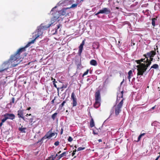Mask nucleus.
Returning a JSON list of instances; mask_svg holds the SVG:
<instances>
[{
    "instance_id": "obj_5",
    "label": "nucleus",
    "mask_w": 160,
    "mask_h": 160,
    "mask_svg": "<svg viewBox=\"0 0 160 160\" xmlns=\"http://www.w3.org/2000/svg\"><path fill=\"white\" fill-rule=\"evenodd\" d=\"M42 33L43 30L42 29V28H41L40 27H39L36 30L34 33H33L34 35L33 36V37L35 38L34 40H32L31 42H32V41H34V42L35 39L39 37L42 34Z\"/></svg>"
},
{
    "instance_id": "obj_63",
    "label": "nucleus",
    "mask_w": 160,
    "mask_h": 160,
    "mask_svg": "<svg viewBox=\"0 0 160 160\" xmlns=\"http://www.w3.org/2000/svg\"><path fill=\"white\" fill-rule=\"evenodd\" d=\"M66 149H67V148H65L64 149V150H66Z\"/></svg>"
},
{
    "instance_id": "obj_60",
    "label": "nucleus",
    "mask_w": 160,
    "mask_h": 160,
    "mask_svg": "<svg viewBox=\"0 0 160 160\" xmlns=\"http://www.w3.org/2000/svg\"><path fill=\"white\" fill-rule=\"evenodd\" d=\"M56 158V157L55 156L54 157H53V158H54V160Z\"/></svg>"
},
{
    "instance_id": "obj_6",
    "label": "nucleus",
    "mask_w": 160,
    "mask_h": 160,
    "mask_svg": "<svg viewBox=\"0 0 160 160\" xmlns=\"http://www.w3.org/2000/svg\"><path fill=\"white\" fill-rule=\"evenodd\" d=\"M52 128L49 130L48 132L45 135V136L43 137V138H45V139L48 138V139H50L52 137L54 136L55 134L57 135V133H54L52 132ZM57 136V135H56Z\"/></svg>"
},
{
    "instance_id": "obj_33",
    "label": "nucleus",
    "mask_w": 160,
    "mask_h": 160,
    "mask_svg": "<svg viewBox=\"0 0 160 160\" xmlns=\"http://www.w3.org/2000/svg\"><path fill=\"white\" fill-rule=\"evenodd\" d=\"M128 75L132 76V72L131 70H130L128 72Z\"/></svg>"
},
{
    "instance_id": "obj_2",
    "label": "nucleus",
    "mask_w": 160,
    "mask_h": 160,
    "mask_svg": "<svg viewBox=\"0 0 160 160\" xmlns=\"http://www.w3.org/2000/svg\"><path fill=\"white\" fill-rule=\"evenodd\" d=\"M33 41L28 42V43L24 47L19 49L14 55H12L10 59V61L11 62H12L17 60L18 59H20L21 58L20 55L22 52L26 51V48L29 46L30 44L33 43Z\"/></svg>"
},
{
    "instance_id": "obj_30",
    "label": "nucleus",
    "mask_w": 160,
    "mask_h": 160,
    "mask_svg": "<svg viewBox=\"0 0 160 160\" xmlns=\"http://www.w3.org/2000/svg\"><path fill=\"white\" fill-rule=\"evenodd\" d=\"M88 72H89V70L88 69H87V71L86 72H85L83 74V75H82V77H83L84 76L88 74Z\"/></svg>"
},
{
    "instance_id": "obj_18",
    "label": "nucleus",
    "mask_w": 160,
    "mask_h": 160,
    "mask_svg": "<svg viewBox=\"0 0 160 160\" xmlns=\"http://www.w3.org/2000/svg\"><path fill=\"white\" fill-rule=\"evenodd\" d=\"M67 153L66 152H65L62 153L61 154L59 155L57 157L58 158V160H59L62 157L66 156V154Z\"/></svg>"
},
{
    "instance_id": "obj_24",
    "label": "nucleus",
    "mask_w": 160,
    "mask_h": 160,
    "mask_svg": "<svg viewBox=\"0 0 160 160\" xmlns=\"http://www.w3.org/2000/svg\"><path fill=\"white\" fill-rule=\"evenodd\" d=\"M159 68V66L157 64H153L152 66L151 67V68L150 69H151L152 68H154V69H158Z\"/></svg>"
},
{
    "instance_id": "obj_59",
    "label": "nucleus",
    "mask_w": 160,
    "mask_h": 160,
    "mask_svg": "<svg viewBox=\"0 0 160 160\" xmlns=\"http://www.w3.org/2000/svg\"><path fill=\"white\" fill-rule=\"evenodd\" d=\"M124 79H123V81H122V82H121V84H122L123 83V82H124Z\"/></svg>"
},
{
    "instance_id": "obj_34",
    "label": "nucleus",
    "mask_w": 160,
    "mask_h": 160,
    "mask_svg": "<svg viewBox=\"0 0 160 160\" xmlns=\"http://www.w3.org/2000/svg\"><path fill=\"white\" fill-rule=\"evenodd\" d=\"M73 140L72 138L70 136L68 138V141L69 142H72Z\"/></svg>"
},
{
    "instance_id": "obj_62",
    "label": "nucleus",
    "mask_w": 160,
    "mask_h": 160,
    "mask_svg": "<svg viewBox=\"0 0 160 160\" xmlns=\"http://www.w3.org/2000/svg\"><path fill=\"white\" fill-rule=\"evenodd\" d=\"M74 147H75V148H77V146H74Z\"/></svg>"
},
{
    "instance_id": "obj_4",
    "label": "nucleus",
    "mask_w": 160,
    "mask_h": 160,
    "mask_svg": "<svg viewBox=\"0 0 160 160\" xmlns=\"http://www.w3.org/2000/svg\"><path fill=\"white\" fill-rule=\"evenodd\" d=\"M123 100L124 99H122L117 106L115 105L112 108V109L115 111V113L116 116L118 115L121 112V109L123 103Z\"/></svg>"
},
{
    "instance_id": "obj_32",
    "label": "nucleus",
    "mask_w": 160,
    "mask_h": 160,
    "mask_svg": "<svg viewBox=\"0 0 160 160\" xmlns=\"http://www.w3.org/2000/svg\"><path fill=\"white\" fill-rule=\"evenodd\" d=\"M67 87V85H63L60 88H59L60 89H62V91L63 89H64V88H66Z\"/></svg>"
},
{
    "instance_id": "obj_17",
    "label": "nucleus",
    "mask_w": 160,
    "mask_h": 160,
    "mask_svg": "<svg viewBox=\"0 0 160 160\" xmlns=\"http://www.w3.org/2000/svg\"><path fill=\"white\" fill-rule=\"evenodd\" d=\"M123 91H122L120 93H119L118 94L117 97V101H118V100H119V98L120 99V98H123Z\"/></svg>"
},
{
    "instance_id": "obj_50",
    "label": "nucleus",
    "mask_w": 160,
    "mask_h": 160,
    "mask_svg": "<svg viewBox=\"0 0 160 160\" xmlns=\"http://www.w3.org/2000/svg\"><path fill=\"white\" fill-rule=\"evenodd\" d=\"M31 114H27L26 115V117H27L28 116H31Z\"/></svg>"
},
{
    "instance_id": "obj_29",
    "label": "nucleus",
    "mask_w": 160,
    "mask_h": 160,
    "mask_svg": "<svg viewBox=\"0 0 160 160\" xmlns=\"http://www.w3.org/2000/svg\"><path fill=\"white\" fill-rule=\"evenodd\" d=\"M33 118H30L29 120V122L30 123L31 125H32L35 122V121H33Z\"/></svg>"
},
{
    "instance_id": "obj_35",
    "label": "nucleus",
    "mask_w": 160,
    "mask_h": 160,
    "mask_svg": "<svg viewBox=\"0 0 160 160\" xmlns=\"http://www.w3.org/2000/svg\"><path fill=\"white\" fill-rule=\"evenodd\" d=\"M77 4H73L71 6L70 8H75V7H77Z\"/></svg>"
},
{
    "instance_id": "obj_53",
    "label": "nucleus",
    "mask_w": 160,
    "mask_h": 160,
    "mask_svg": "<svg viewBox=\"0 0 160 160\" xmlns=\"http://www.w3.org/2000/svg\"><path fill=\"white\" fill-rule=\"evenodd\" d=\"M75 153L73 152H72V156H73L75 154Z\"/></svg>"
},
{
    "instance_id": "obj_31",
    "label": "nucleus",
    "mask_w": 160,
    "mask_h": 160,
    "mask_svg": "<svg viewBox=\"0 0 160 160\" xmlns=\"http://www.w3.org/2000/svg\"><path fill=\"white\" fill-rule=\"evenodd\" d=\"M53 155H51V156L50 157H48V160H54V158H53Z\"/></svg>"
},
{
    "instance_id": "obj_27",
    "label": "nucleus",
    "mask_w": 160,
    "mask_h": 160,
    "mask_svg": "<svg viewBox=\"0 0 160 160\" xmlns=\"http://www.w3.org/2000/svg\"><path fill=\"white\" fill-rule=\"evenodd\" d=\"M15 100V98L14 97H12V98L11 101L9 103V104L10 105H12L14 103Z\"/></svg>"
},
{
    "instance_id": "obj_12",
    "label": "nucleus",
    "mask_w": 160,
    "mask_h": 160,
    "mask_svg": "<svg viewBox=\"0 0 160 160\" xmlns=\"http://www.w3.org/2000/svg\"><path fill=\"white\" fill-rule=\"evenodd\" d=\"M8 62H5L3 63V64L2 65V67H3V68L2 69H0V72H2L5 70H7L8 68Z\"/></svg>"
},
{
    "instance_id": "obj_57",
    "label": "nucleus",
    "mask_w": 160,
    "mask_h": 160,
    "mask_svg": "<svg viewBox=\"0 0 160 160\" xmlns=\"http://www.w3.org/2000/svg\"><path fill=\"white\" fill-rule=\"evenodd\" d=\"M76 149H75V150H73V152H75H75H76Z\"/></svg>"
},
{
    "instance_id": "obj_28",
    "label": "nucleus",
    "mask_w": 160,
    "mask_h": 160,
    "mask_svg": "<svg viewBox=\"0 0 160 160\" xmlns=\"http://www.w3.org/2000/svg\"><path fill=\"white\" fill-rule=\"evenodd\" d=\"M61 26V24H59L58 25H57V27L56 28H55V33H56L57 32V30L58 29H59L60 27Z\"/></svg>"
},
{
    "instance_id": "obj_21",
    "label": "nucleus",
    "mask_w": 160,
    "mask_h": 160,
    "mask_svg": "<svg viewBox=\"0 0 160 160\" xmlns=\"http://www.w3.org/2000/svg\"><path fill=\"white\" fill-rule=\"evenodd\" d=\"M91 65L95 66L97 65V61L95 60H92L90 62Z\"/></svg>"
},
{
    "instance_id": "obj_45",
    "label": "nucleus",
    "mask_w": 160,
    "mask_h": 160,
    "mask_svg": "<svg viewBox=\"0 0 160 160\" xmlns=\"http://www.w3.org/2000/svg\"><path fill=\"white\" fill-rule=\"evenodd\" d=\"M55 97L51 101V103L53 104L54 103V100H55Z\"/></svg>"
},
{
    "instance_id": "obj_41",
    "label": "nucleus",
    "mask_w": 160,
    "mask_h": 160,
    "mask_svg": "<svg viewBox=\"0 0 160 160\" xmlns=\"http://www.w3.org/2000/svg\"><path fill=\"white\" fill-rule=\"evenodd\" d=\"M63 128H62L61 129V132H60V134L61 135H62V134L63 132Z\"/></svg>"
},
{
    "instance_id": "obj_9",
    "label": "nucleus",
    "mask_w": 160,
    "mask_h": 160,
    "mask_svg": "<svg viewBox=\"0 0 160 160\" xmlns=\"http://www.w3.org/2000/svg\"><path fill=\"white\" fill-rule=\"evenodd\" d=\"M71 98L72 100V107H74L76 106L77 104V99L75 97L74 92H72L71 94Z\"/></svg>"
},
{
    "instance_id": "obj_42",
    "label": "nucleus",
    "mask_w": 160,
    "mask_h": 160,
    "mask_svg": "<svg viewBox=\"0 0 160 160\" xmlns=\"http://www.w3.org/2000/svg\"><path fill=\"white\" fill-rule=\"evenodd\" d=\"M142 137L140 135H139L138 138V141H139L140 140Z\"/></svg>"
},
{
    "instance_id": "obj_36",
    "label": "nucleus",
    "mask_w": 160,
    "mask_h": 160,
    "mask_svg": "<svg viewBox=\"0 0 160 160\" xmlns=\"http://www.w3.org/2000/svg\"><path fill=\"white\" fill-rule=\"evenodd\" d=\"M85 148L84 147H83V148H82V147H79V148H78V151H81V150H84Z\"/></svg>"
},
{
    "instance_id": "obj_64",
    "label": "nucleus",
    "mask_w": 160,
    "mask_h": 160,
    "mask_svg": "<svg viewBox=\"0 0 160 160\" xmlns=\"http://www.w3.org/2000/svg\"><path fill=\"white\" fill-rule=\"evenodd\" d=\"M66 112H68V110H67L66 111Z\"/></svg>"
},
{
    "instance_id": "obj_48",
    "label": "nucleus",
    "mask_w": 160,
    "mask_h": 160,
    "mask_svg": "<svg viewBox=\"0 0 160 160\" xmlns=\"http://www.w3.org/2000/svg\"><path fill=\"white\" fill-rule=\"evenodd\" d=\"M131 76H129V75H128V79H129V81H130V78H131Z\"/></svg>"
},
{
    "instance_id": "obj_61",
    "label": "nucleus",
    "mask_w": 160,
    "mask_h": 160,
    "mask_svg": "<svg viewBox=\"0 0 160 160\" xmlns=\"http://www.w3.org/2000/svg\"><path fill=\"white\" fill-rule=\"evenodd\" d=\"M55 156H56V157H57V156H58V154H57Z\"/></svg>"
},
{
    "instance_id": "obj_51",
    "label": "nucleus",
    "mask_w": 160,
    "mask_h": 160,
    "mask_svg": "<svg viewBox=\"0 0 160 160\" xmlns=\"http://www.w3.org/2000/svg\"><path fill=\"white\" fill-rule=\"evenodd\" d=\"M31 108L30 107H29L27 108V110H29L31 109Z\"/></svg>"
},
{
    "instance_id": "obj_7",
    "label": "nucleus",
    "mask_w": 160,
    "mask_h": 160,
    "mask_svg": "<svg viewBox=\"0 0 160 160\" xmlns=\"http://www.w3.org/2000/svg\"><path fill=\"white\" fill-rule=\"evenodd\" d=\"M70 8H64L62 10L58 11V14L60 15H66L69 13V11L68 10ZM58 12V11H57Z\"/></svg>"
},
{
    "instance_id": "obj_22",
    "label": "nucleus",
    "mask_w": 160,
    "mask_h": 160,
    "mask_svg": "<svg viewBox=\"0 0 160 160\" xmlns=\"http://www.w3.org/2000/svg\"><path fill=\"white\" fill-rule=\"evenodd\" d=\"M90 126L91 128H92L95 126L94 120L92 118L90 122Z\"/></svg>"
},
{
    "instance_id": "obj_26",
    "label": "nucleus",
    "mask_w": 160,
    "mask_h": 160,
    "mask_svg": "<svg viewBox=\"0 0 160 160\" xmlns=\"http://www.w3.org/2000/svg\"><path fill=\"white\" fill-rule=\"evenodd\" d=\"M58 115V113L57 112H55L51 116V118L52 119H53V120H54L56 117H57V115Z\"/></svg>"
},
{
    "instance_id": "obj_16",
    "label": "nucleus",
    "mask_w": 160,
    "mask_h": 160,
    "mask_svg": "<svg viewBox=\"0 0 160 160\" xmlns=\"http://www.w3.org/2000/svg\"><path fill=\"white\" fill-rule=\"evenodd\" d=\"M18 118H20L23 115V110H19L18 111Z\"/></svg>"
},
{
    "instance_id": "obj_40",
    "label": "nucleus",
    "mask_w": 160,
    "mask_h": 160,
    "mask_svg": "<svg viewBox=\"0 0 160 160\" xmlns=\"http://www.w3.org/2000/svg\"><path fill=\"white\" fill-rule=\"evenodd\" d=\"M53 85L57 89V90H58V89H59V88H58L57 87V85H56V84H55V83H53Z\"/></svg>"
},
{
    "instance_id": "obj_47",
    "label": "nucleus",
    "mask_w": 160,
    "mask_h": 160,
    "mask_svg": "<svg viewBox=\"0 0 160 160\" xmlns=\"http://www.w3.org/2000/svg\"><path fill=\"white\" fill-rule=\"evenodd\" d=\"M145 133H141L140 134V135L142 136H144L145 134Z\"/></svg>"
},
{
    "instance_id": "obj_54",
    "label": "nucleus",
    "mask_w": 160,
    "mask_h": 160,
    "mask_svg": "<svg viewBox=\"0 0 160 160\" xmlns=\"http://www.w3.org/2000/svg\"><path fill=\"white\" fill-rule=\"evenodd\" d=\"M156 107V106H154V107H152V108H151V109H155V107Z\"/></svg>"
},
{
    "instance_id": "obj_39",
    "label": "nucleus",
    "mask_w": 160,
    "mask_h": 160,
    "mask_svg": "<svg viewBox=\"0 0 160 160\" xmlns=\"http://www.w3.org/2000/svg\"><path fill=\"white\" fill-rule=\"evenodd\" d=\"M51 79L52 80L53 83H55L56 82H57L56 81L55 79L53 78L52 77L51 78Z\"/></svg>"
},
{
    "instance_id": "obj_49",
    "label": "nucleus",
    "mask_w": 160,
    "mask_h": 160,
    "mask_svg": "<svg viewBox=\"0 0 160 160\" xmlns=\"http://www.w3.org/2000/svg\"><path fill=\"white\" fill-rule=\"evenodd\" d=\"M18 64V63L16 64H14L13 65L12 64V66L13 67H15L17 64Z\"/></svg>"
},
{
    "instance_id": "obj_15",
    "label": "nucleus",
    "mask_w": 160,
    "mask_h": 160,
    "mask_svg": "<svg viewBox=\"0 0 160 160\" xmlns=\"http://www.w3.org/2000/svg\"><path fill=\"white\" fill-rule=\"evenodd\" d=\"M101 101L95 100V102L93 104L94 108H98L101 105Z\"/></svg>"
},
{
    "instance_id": "obj_58",
    "label": "nucleus",
    "mask_w": 160,
    "mask_h": 160,
    "mask_svg": "<svg viewBox=\"0 0 160 160\" xmlns=\"http://www.w3.org/2000/svg\"><path fill=\"white\" fill-rule=\"evenodd\" d=\"M61 151H59V152L58 153V154H59L61 152Z\"/></svg>"
},
{
    "instance_id": "obj_52",
    "label": "nucleus",
    "mask_w": 160,
    "mask_h": 160,
    "mask_svg": "<svg viewBox=\"0 0 160 160\" xmlns=\"http://www.w3.org/2000/svg\"><path fill=\"white\" fill-rule=\"evenodd\" d=\"M98 141L99 142H102V140L101 139H99L98 140Z\"/></svg>"
},
{
    "instance_id": "obj_43",
    "label": "nucleus",
    "mask_w": 160,
    "mask_h": 160,
    "mask_svg": "<svg viewBox=\"0 0 160 160\" xmlns=\"http://www.w3.org/2000/svg\"><path fill=\"white\" fill-rule=\"evenodd\" d=\"M100 13H101V12L100 10L97 13H95V15H97L98 14H100Z\"/></svg>"
},
{
    "instance_id": "obj_23",
    "label": "nucleus",
    "mask_w": 160,
    "mask_h": 160,
    "mask_svg": "<svg viewBox=\"0 0 160 160\" xmlns=\"http://www.w3.org/2000/svg\"><path fill=\"white\" fill-rule=\"evenodd\" d=\"M157 17L152 18V25L154 27L155 26V21L157 20Z\"/></svg>"
},
{
    "instance_id": "obj_3",
    "label": "nucleus",
    "mask_w": 160,
    "mask_h": 160,
    "mask_svg": "<svg viewBox=\"0 0 160 160\" xmlns=\"http://www.w3.org/2000/svg\"><path fill=\"white\" fill-rule=\"evenodd\" d=\"M2 116L4 118L2 119L1 122L0 123V127H1L3 125V123L5 122L8 119H10L13 120L15 119V116L14 114L8 113H5Z\"/></svg>"
},
{
    "instance_id": "obj_1",
    "label": "nucleus",
    "mask_w": 160,
    "mask_h": 160,
    "mask_svg": "<svg viewBox=\"0 0 160 160\" xmlns=\"http://www.w3.org/2000/svg\"><path fill=\"white\" fill-rule=\"evenodd\" d=\"M154 51H151L147 53L146 54L143 55V56L146 58L145 61H144V62L147 63L146 64L145 63H142L137 66L138 68V76L142 75L143 73L146 71L148 68L151 64V62L153 60V58L156 54V49L154 48Z\"/></svg>"
},
{
    "instance_id": "obj_46",
    "label": "nucleus",
    "mask_w": 160,
    "mask_h": 160,
    "mask_svg": "<svg viewBox=\"0 0 160 160\" xmlns=\"http://www.w3.org/2000/svg\"><path fill=\"white\" fill-rule=\"evenodd\" d=\"M20 118H22V119L24 120V121H25V118L23 116V115L21 117H20Z\"/></svg>"
},
{
    "instance_id": "obj_37",
    "label": "nucleus",
    "mask_w": 160,
    "mask_h": 160,
    "mask_svg": "<svg viewBox=\"0 0 160 160\" xmlns=\"http://www.w3.org/2000/svg\"><path fill=\"white\" fill-rule=\"evenodd\" d=\"M59 142L58 141H57L55 142L54 145L56 146H58L59 145Z\"/></svg>"
},
{
    "instance_id": "obj_11",
    "label": "nucleus",
    "mask_w": 160,
    "mask_h": 160,
    "mask_svg": "<svg viewBox=\"0 0 160 160\" xmlns=\"http://www.w3.org/2000/svg\"><path fill=\"white\" fill-rule=\"evenodd\" d=\"M101 13H105L106 14H108L111 13V11L110 9L106 8H102V10H100Z\"/></svg>"
},
{
    "instance_id": "obj_20",
    "label": "nucleus",
    "mask_w": 160,
    "mask_h": 160,
    "mask_svg": "<svg viewBox=\"0 0 160 160\" xmlns=\"http://www.w3.org/2000/svg\"><path fill=\"white\" fill-rule=\"evenodd\" d=\"M145 59H146L145 58H142L140 60H136V62H137V63L138 64H139V65H140L141 64H142V63H141V62H144V61H145Z\"/></svg>"
},
{
    "instance_id": "obj_56",
    "label": "nucleus",
    "mask_w": 160,
    "mask_h": 160,
    "mask_svg": "<svg viewBox=\"0 0 160 160\" xmlns=\"http://www.w3.org/2000/svg\"><path fill=\"white\" fill-rule=\"evenodd\" d=\"M56 7H54L53 8H52L51 10V11H53V10L54 9V8H55Z\"/></svg>"
},
{
    "instance_id": "obj_10",
    "label": "nucleus",
    "mask_w": 160,
    "mask_h": 160,
    "mask_svg": "<svg viewBox=\"0 0 160 160\" xmlns=\"http://www.w3.org/2000/svg\"><path fill=\"white\" fill-rule=\"evenodd\" d=\"M95 100L101 101V97L99 90H98L95 92Z\"/></svg>"
},
{
    "instance_id": "obj_44",
    "label": "nucleus",
    "mask_w": 160,
    "mask_h": 160,
    "mask_svg": "<svg viewBox=\"0 0 160 160\" xmlns=\"http://www.w3.org/2000/svg\"><path fill=\"white\" fill-rule=\"evenodd\" d=\"M93 133L94 134V135H97L98 134V132H96L94 130H93Z\"/></svg>"
},
{
    "instance_id": "obj_19",
    "label": "nucleus",
    "mask_w": 160,
    "mask_h": 160,
    "mask_svg": "<svg viewBox=\"0 0 160 160\" xmlns=\"http://www.w3.org/2000/svg\"><path fill=\"white\" fill-rule=\"evenodd\" d=\"M66 100H65L63 102L60 104L59 105V108L58 109L59 110H61L62 109L63 107L64 106L65 104L66 103Z\"/></svg>"
},
{
    "instance_id": "obj_14",
    "label": "nucleus",
    "mask_w": 160,
    "mask_h": 160,
    "mask_svg": "<svg viewBox=\"0 0 160 160\" xmlns=\"http://www.w3.org/2000/svg\"><path fill=\"white\" fill-rule=\"evenodd\" d=\"M51 26V24H48L47 25H44V24H42L40 26V28H42V29L43 31L44 30H46L48 28H49L50 26Z\"/></svg>"
},
{
    "instance_id": "obj_25",
    "label": "nucleus",
    "mask_w": 160,
    "mask_h": 160,
    "mask_svg": "<svg viewBox=\"0 0 160 160\" xmlns=\"http://www.w3.org/2000/svg\"><path fill=\"white\" fill-rule=\"evenodd\" d=\"M26 129V128H23L22 127H21V128H19V130L20 131L22 132H25V131Z\"/></svg>"
},
{
    "instance_id": "obj_55",
    "label": "nucleus",
    "mask_w": 160,
    "mask_h": 160,
    "mask_svg": "<svg viewBox=\"0 0 160 160\" xmlns=\"http://www.w3.org/2000/svg\"><path fill=\"white\" fill-rule=\"evenodd\" d=\"M81 65V64H78V68H79V67Z\"/></svg>"
},
{
    "instance_id": "obj_38",
    "label": "nucleus",
    "mask_w": 160,
    "mask_h": 160,
    "mask_svg": "<svg viewBox=\"0 0 160 160\" xmlns=\"http://www.w3.org/2000/svg\"><path fill=\"white\" fill-rule=\"evenodd\" d=\"M43 138V137L41 138V139L39 140H38V141L37 142V143H38L41 142L42 141L45 139V138Z\"/></svg>"
},
{
    "instance_id": "obj_8",
    "label": "nucleus",
    "mask_w": 160,
    "mask_h": 160,
    "mask_svg": "<svg viewBox=\"0 0 160 160\" xmlns=\"http://www.w3.org/2000/svg\"><path fill=\"white\" fill-rule=\"evenodd\" d=\"M53 17L52 18L51 20V23L50 24H51V25L56 21L59 18L60 15L58 14V12L56 11L55 12L54 14H53Z\"/></svg>"
},
{
    "instance_id": "obj_13",
    "label": "nucleus",
    "mask_w": 160,
    "mask_h": 160,
    "mask_svg": "<svg viewBox=\"0 0 160 160\" xmlns=\"http://www.w3.org/2000/svg\"><path fill=\"white\" fill-rule=\"evenodd\" d=\"M84 44H85L84 40H83L82 41V43L80 45L79 47L78 53H79V54L80 55H81V54L82 52V51L83 50V46L84 45Z\"/></svg>"
}]
</instances>
